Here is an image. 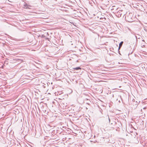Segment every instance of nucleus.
<instances>
[{
    "mask_svg": "<svg viewBox=\"0 0 147 147\" xmlns=\"http://www.w3.org/2000/svg\"><path fill=\"white\" fill-rule=\"evenodd\" d=\"M127 17L128 19V21L130 22L132 21L131 15H129V16H127Z\"/></svg>",
    "mask_w": 147,
    "mask_h": 147,
    "instance_id": "obj_1",
    "label": "nucleus"
},
{
    "mask_svg": "<svg viewBox=\"0 0 147 147\" xmlns=\"http://www.w3.org/2000/svg\"><path fill=\"white\" fill-rule=\"evenodd\" d=\"M74 70H78L80 69L81 68L80 67H77L73 68Z\"/></svg>",
    "mask_w": 147,
    "mask_h": 147,
    "instance_id": "obj_2",
    "label": "nucleus"
},
{
    "mask_svg": "<svg viewBox=\"0 0 147 147\" xmlns=\"http://www.w3.org/2000/svg\"><path fill=\"white\" fill-rule=\"evenodd\" d=\"M123 43V41L121 42L119 44V46L120 47H121Z\"/></svg>",
    "mask_w": 147,
    "mask_h": 147,
    "instance_id": "obj_3",
    "label": "nucleus"
},
{
    "mask_svg": "<svg viewBox=\"0 0 147 147\" xmlns=\"http://www.w3.org/2000/svg\"><path fill=\"white\" fill-rule=\"evenodd\" d=\"M118 97L119 98H121V96H119H119H118Z\"/></svg>",
    "mask_w": 147,
    "mask_h": 147,
    "instance_id": "obj_4",
    "label": "nucleus"
},
{
    "mask_svg": "<svg viewBox=\"0 0 147 147\" xmlns=\"http://www.w3.org/2000/svg\"><path fill=\"white\" fill-rule=\"evenodd\" d=\"M108 118H109V122H110V120L109 119V117H108Z\"/></svg>",
    "mask_w": 147,
    "mask_h": 147,
    "instance_id": "obj_5",
    "label": "nucleus"
},
{
    "mask_svg": "<svg viewBox=\"0 0 147 147\" xmlns=\"http://www.w3.org/2000/svg\"><path fill=\"white\" fill-rule=\"evenodd\" d=\"M121 48V47H120L119 46V49H118V50H119L120 48Z\"/></svg>",
    "mask_w": 147,
    "mask_h": 147,
    "instance_id": "obj_6",
    "label": "nucleus"
},
{
    "mask_svg": "<svg viewBox=\"0 0 147 147\" xmlns=\"http://www.w3.org/2000/svg\"><path fill=\"white\" fill-rule=\"evenodd\" d=\"M9 4L10 5H11L12 6H13V5H12L11 4Z\"/></svg>",
    "mask_w": 147,
    "mask_h": 147,
    "instance_id": "obj_7",
    "label": "nucleus"
},
{
    "mask_svg": "<svg viewBox=\"0 0 147 147\" xmlns=\"http://www.w3.org/2000/svg\"><path fill=\"white\" fill-rule=\"evenodd\" d=\"M119 102H120V100H119Z\"/></svg>",
    "mask_w": 147,
    "mask_h": 147,
    "instance_id": "obj_8",
    "label": "nucleus"
},
{
    "mask_svg": "<svg viewBox=\"0 0 147 147\" xmlns=\"http://www.w3.org/2000/svg\"><path fill=\"white\" fill-rule=\"evenodd\" d=\"M117 100H118V98H117Z\"/></svg>",
    "mask_w": 147,
    "mask_h": 147,
    "instance_id": "obj_9",
    "label": "nucleus"
},
{
    "mask_svg": "<svg viewBox=\"0 0 147 147\" xmlns=\"http://www.w3.org/2000/svg\"><path fill=\"white\" fill-rule=\"evenodd\" d=\"M43 147H44V146H43Z\"/></svg>",
    "mask_w": 147,
    "mask_h": 147,
    "instance_id": "obj_10",
    "label": "nucleus"
}]
</instances>
